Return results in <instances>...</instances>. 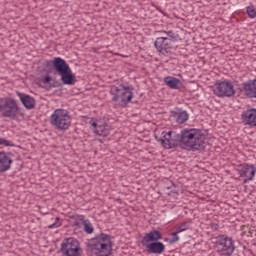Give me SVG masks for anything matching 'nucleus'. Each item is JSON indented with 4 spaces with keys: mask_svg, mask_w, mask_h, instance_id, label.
Here are the masks:
<instances>
[{
    "mask_svg": "<svg viewBox=\"0 0 256 256\" xmlns=\"http://www.w3.org/2000/svg\"><path fill=\"white\" fill-rule=\"evenodd\" d=\"M180 146L187 151H199L205 149V134L197 128L182 129Z\"/></svg>",
    "mask_w": 256,
    "mask_h": 256,
    "instance_id": "f257e3e1",
    "label": "nucleus"
},
{
    "mask_svg": "<svg viewBox=\"0 0 256 256\" xmlns=\"http://www.w3.org/2000/svg\"><path fill=\"white\" fill-rule=\"evenodd\" d=\"M87 249L95 256H110L113 253V237L107 233L97 234L89 240Z\"/></svg>",
    "mask_w": 256,
    "mask_h": 256,
    "instance_id": "f03ea898",
    "label": "nucleus"
},
{
    "mask_svg": "<svg viewBox=\"0 0 256 256\" xmlns=\"http://www.w3.org/2000/svg\"><path fill=\"white\" fill-rule=\"evenodd\" d=\"M110 95L114 103H118L120 107H127L133 99V87L125 85H120L119 87L112 85L110 86Z\"/></svg>",
    "mask_w": 256,
    "mask_h": 256,
    "instance_id": "7ed1b4c3",
    "label": "nucleus"
},
{
    "mask_svg": "<svg viewBox=\"0 0 256 256\" xmlns=\"http://www.w3.org/2000/svg\"><path fill=\"white\" fill-rule=\"evenodd\" d=\"M0 113L2 117H7L13 121H21L23 119V113L19 104L13 98H3L0 102Z\"/></svg>",
    "mask_w": 256,
    "mask_h": 256,
    "instance_id": "20e7f679",
    "label": "nucleus"
},
{
    "mask_svg": "<svg viewBox=\"0 0 256 256\" xmlns=\"http://www.w3.org/2000/svg\"><path fill=\"white\" fill-rule=\"evenodd\" d=\"M54 69L61 76V81L64 85H75V75L71 71V67L61 57H57L53 60Z\"/></svg>",
    "mask_w": 256,
    "mask_h": 256,
    "instance_id": "39448f33",
    "label": "nucleus"
},
{
    "mask_svg": "<svg viewBox=\"0 0 256 256\" xmlns=\"http://www.w3.org/2000/svg\"><path fill=\"white\" fill-rule=\"evenodd\" d=\"M71 115L65 109H56L50 116V123L52 127L59 131H67L71 127Z\"/></svg>",
    "mask_w": 256,
    "mask_h": 256,
    "instance_id": "423d86ee",
    "label": "nucleus"
},
{
    "mask_svg": "<svg viewBox=\"0 0 256 256\" xmlns=\"http://www.w3.org/2000/svg\"><path fill=\"white\" fill-rule=\"evenodd\" d=\"M215 249L220 256H231L235 253V242L227 235H219L214 241Z\"/></svg>",
    "mask_w": 256,
    "mask_h": 256,
    "instance_id": "0eeeda50",
    "label": "nucleus"
},
{
    "mask_svg": "<svg viewBox=\"0 0 256 256\" xmlns=\"http://www.w3.org/2000/svg\"><path fill=\"white\" fill-rule=\"evenodd\" d=\"M60 251L63 256H81L83 255V249L79 240L70 237L65 238L61 243Z\"/></svg>",
    "mask_w": 256,
    "mask_h": 256,
    "instance_id": "6e6552de",
    "label": "nucleus"
},
{
    "mask_svg": "<svg viewBox=\"0 0 256 256\" xmlns=\"http://www.w3.org/2000/svg\"><path fill=\"white\" fill-rule=\"evenodd\" d=\"M213 93L217 97H233L235 86L230 81H217L213 86Z\"/></svg>",
    "mask_w": 256,
    "mask_h": 256,
    "instance_id": "1a4fd4ad",
    "label": "nucleus"
},
{
    "mask_svg": "<svg viewBox=\"0 0 256 256\" xmlns=\"http://www.w3.org/2000/svg\"><path fill=\"white\" fill-rule=\"evenodd\" d=\"M256 175V167L253 164H243L239 169V176L243 179V183L253 181Z\"/></svg>",
    "mask_w": 256,
    "mask_h": 256,
    "instance_id": "9d476101",
    "label": "nucleus"
},
{
    "mask_svg": "<svg viewBox=\"0 0 256 256\" xmlns=\"http://www.w3.org/2000/svg\"><path fill=\"white\" fill-rule=\"evenodd\" d=\"M173 40L169 37H158L154 43L157 51L162 53V55H167L171 50V43Z\"/></svg>",
    "mask_w": 256,
    "mask_h": 256,
    "instance_id": "9b49d317",
    "label": "nucleus"
},
{
    "mask_svg": "<svg viewBox=\"0 0 256 256\" xmlns=\"http://www.w3.org/2000/svg\"><path fill=\"white\" fill-rule=\"evenodd\" d=\"M241 119L244 125H248L250 129H255L256 127V109L250 108L244 111L241 115Z\"/></svg>",
    "mask_w": 256,
    "mask_h": 256,
    "instance_id": "f8f14e48",
    "label": "nucleus"
},
{
    "mask_svg": "<svg viewBox=\"0 0 256 256\" xmlns=\"http://www.w3.org/2000/svg\"><path fill=\"white\" fill-rule=\"evenodd\" d=\"M11 165H13V159L7 152H0V173H7V171H11Z\"/></svg>",
    "mask_w": 256,
    "mask_h": 256,
    "instance_id": "ddd939ff",
    "label": "nucleus"
},
{
    "mask_svg": "<svg viewBox=\"0 0 256 256\" xmlns=\"http://www.w3.org/2000/svg\"><path fill=\"white\" fill-rule=\"evenodd\" d=\"M91 125L94 128V133L100 137H108V135L111 134V126L107 123L99 124L97 122H92Z\"/></svg>",
    "mask_w": 256,
    "mask_h": 256,
    "instance_id": "4468645a",
    "label": "nucleus"
},
{
    "mask_svg": "<svg viewBox=\"0 0 256 256\" xmlns=\"http://www.w3.org/2000/svg\"><path fill=\"white\" fill-rule=\"evenodd\" d=\"M147 251L154 255H161L165 251V244L162 242H148L143 244Z\"/></svg>",
    "mask_w": 256,
    "mask_h": 256,
    "instance_id": "2eb2a0df",
    "label": "nucleus"
},
{
    "mask_svg": "<svg viewBox=\"0 0 256 256\" xmlns=\"http://www.w3.org/2000/svg\"><path fill=\"white\" fill-rule=\"evenodd\" d=\"M243 89L245 95H247L249 99H256V79L245 82L243 84Z\"/></svg>",
    "mask_w": 256,
    "mask_h": 256,
    "instance_id": "dca6fc26",
    "label": "nucleus"
},
{
    "mask_svg": "<svg viewBox=\"0 0 256 256\" xmlns=\"http://www.w3.org/2000/svg\"><path fill=\"white\" fill-rule=\"evenodd\" d=\"M162 234L158 230H152L149 233H146L142 239V245L147 243L159 242L162 239Z\"/></svg>",
    "mask_w": 256,
    "mask_h": 256,
    "instance_id": "f3484780",
    "label": "nucleus"
},
{
    "mask_svg": "<svg viewBox=\"0 0 256 256\" xmlns=\"http://www.w3.org/2000/svg\"><path fill=\"white\" fill-rule=\"evenodd\" d=\"M171 135H173L172 131L162 132V139L160 140V143L164 149H171V147L175 145V140H173Z\"/></svg>",
    "mask_w": 256,
    "mask_h": 256,
    "instance_id": "a211bd4d",
    "label": "nucleus"
},
{
    "mask_svg": "<svg viewBox=\"0 0 256 256\" xmlns=\"http://www.w3.org/2000/svg\"><path fill=\"white\" fill-rule=\"evenodd\" d=\"M22 105L26 108V109H33L35 107V98L27 95V94H23L21 92L17 93Z\"/></svg>",
    "mask_w": 256,
    "mask_h": 256,
    "instance_id": "6ab92c4d",
    "label": "nucleus"
},
{
    "mask_svg": "<svg viewBox=\"0 0 256 256\" xmlns=\"http://www.w3.org/2000/svg\"><path fill=\"white\" fill-rule=\"evenodd\" d=\"M164 83L169 87L170 89H181V80L172 77V76H167L164 78Z\"/></svg>",
    "mask_w": 256,
    "mask_h": 256,
    "instance_id": "aec40b11",
    "label": "nucleus"
},
{
    "mask_svg": "<svg viewBox=\"0 0 256 256\" xmlns=\"http://www.w3.org/2000/svg\"><path fill=\"white\" fill-rule=\"evenodd\" d=\"M189 119V114H187L186 111L180 112L177 115L176 121L177 123H179L180 125H182L183 123H185L187 120Z\"/></svg>",
    "mask_w": 256,
    "mask_h": 256,
    "instance_id": "412c9836",
    "label": "nucleus"
},
{
    "mask_svg": "<svg viewBox=\"0 0 256 256\" xmlns=\"http://www.w3.org/2000/svg\"><path fill=\"white\" fill-rule=\"evenodd\" d=\"M246 13L249 19H255L256 17V8L254 5H250L246 7Z\"/></svg>",
    "mask_w": 256,
    "mask_h": 256,
    "instance_id": "4be33fe9",
    "label": "nucleus"
},
{
    "mask_svg": "<svg viewBox=\"0 0 256 256\" xmlns=\"http://www.w3.org/2000/svg\"><path fill=\"white\" fill-rule=\"evenodd\" d=\"M84 231L86 233H88V235H91V233H93V231H95L91 222L84 221Z\"/></svg>",
    "mask_w": 256,
    "mask_h": 256,
    "instance_id": "5701e85b",
    "label": "nucleus"
},
{
    "mask_svg": "<svg viewBox=\"0 0 256 256\" xmlns=\"http://www.w3.org/2000/svg\"><path fill=\"white\" fill-rule=\"evenodd\" d=\"M55 221L53 224H51L49 226V229H57V227H61L62 223H61V219H59V217L55 218Z\"/></svg>",
    "mask_w": 256,
    "mask_h": 256,
    "instance_id": "b1692460",
    "label": "nucleus"
},
{
    "mask_svg": "<svg viewBox=\"0 0 256 256\" xmlns=\"http://www.w3.org/2000/svg\"><path fill=\"white\" fill-rule=\"evenodd\" d=\"M183 231H187V222H183L176 228V233H183Z\"/></svg>",
    "mask_w": 256,
    "mask_h": 256,
    "instance_id": "393cba45",
    "label": "nucleus"
},
{
    "mask_svg": "<svg viewBox=\"0 0 256 256\" xmlns=\"http://www.w3.org/2000/svg\"><path fill=\"white\" fill-rule=\"evenodd\" d=\"M178 235H179V233H177L176 231L172 232L173 239L170 240L171 244L177 243V241H179V236Z\"/></svg>",
    "mask_w": 256,
    "mask_h": 256,
    "instance_id": "a878e982",
    "label": "nucleus"
},
{
    "mask_svg": "<svg viewBox=\"0 0 256 256\" xmlns=\"http://www.w3.org/2000/svg\"><path fill=\"white\" fill-rule=\"evenodd\" d=\"M0 145H3L4 147H9L10 142L5 138H0Z\"/></svg>",
    "mask_w": 256,
    "mask_h": 256,
    "instance_id": "bb28decb",
    "label": "nucleus"
},
{
    "mask_svg": "<svg viewBox=\"0 0 256 256\" xmlns=\"http://www.w3.org/2000/svg\"><path fill=\"white\" fill-rule=\"evenodd\" d=\"M43 83H51V76L47 75L43 78Z\"/></svg>",
    "mask_w": 256,
    "mask_h": 256,
    "instance_id": "cd10ccee",
    "label": "nucleus"
},
{
    "mask_svg": "<svg viewBox=\"0 0 256 256\" xmlns=\"http://www.w3.org/2000/svg\"><path fill=\"white\" fill-rule=\"evenodd\" d=\"M164 33H166V35H168L169 37H171L173 35L172 31H168V32H164Z\"/></svg>",
    "mask_w": 256,
    "mask_h": 256,
    "instance_id": "c85d7f7f",
    "label": "nucleus"
},
{
    "mask_svg": "<svg viewBox=\"0 0 256 256\" xmlns=\"http://www.w3.org/2000/svg\"><path fill=\"white\" fill-rule=\"evenodd\" d=\"M115 55H118V56H120V57H123V55H121V54H119V53H116Z\"/></svg>",
    "mask_w": 256,
    "mask_h": 256,
    "instance_id": "c756f323",
    "label": "nucleus"
}]
</instances>
